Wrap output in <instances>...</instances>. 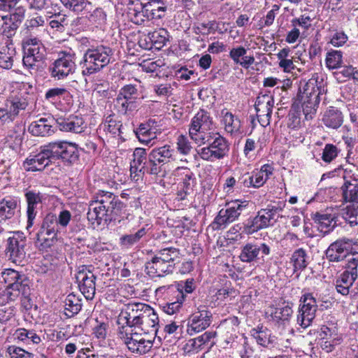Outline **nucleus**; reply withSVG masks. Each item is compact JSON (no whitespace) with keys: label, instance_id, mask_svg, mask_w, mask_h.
I'll return each instance as SVG.
<instances>
[{"label":"nucleus","instance_id":"f257e3e1","mask_svg":"<svg viewBox=\"0 0 358 358\" xmlns=\"http://www.w3.org/2000/svg\"><path fill=\"white\" fill-rule=\"evenodd\" d=\"M78 156L76 144L57 141L40 146L36 153L24 161L22 166L27 171H41L58 159L72 164L78 159Z\"/></svg>","mask_w":358,"mask_h":358},{"label":"nucleus","instance_id":"f03ea898","mask_svg":"<svg viewBox=\"0 0 358 358\" xmlns=\"http://www.w3.org/2000/svg\"><path fill=\"white\" fill-rule=\"evenodd\" d=\"M127 205L110 192L99 190L91 201L87 213V219L99 224L102 220L107 221L115 219L125 211Z\"/></svg>","mask_w":358,"mask_h":358},{"label":"nucleus","instance_id":"7ed1b4c3","mask_svg":"<svg viewBox=\"0 0 358 358\" xmlns=\"http://www.w3.org/2000/svg\"><path fill=\"white\" fill-rule=\"evenodd\" d=\"M113 55V49L107 45L92 46L87 49L79 62L81 74L90 76L101 71L110 63Z\"/></svg>","mask_w":358,"mask_h":358},{"label":"nucleus","instance_id":"20e7f679","mask_svg":"<svg viewBox=\"0 0 358 358\" xmlns=\"http://www.w3.org/2000/svg\"><path fill=\"white\" fill-rule=\"evenodd\" d=\"M1 278L7 284L3 294L7 301H15L20 295L27 296L31 294V281L22 272L12 268L5 269L1 273Z\"/></svg>","mask_w":358,"mask_h":358},{"label":"nucleus","instance_id":"39448f33","mask_svg":"<svg viewBox=\"0 0 358 358\" xmlns=\"http://www.w3.org/2000/svg\"><path fill=\"white\" fill-rule=\"evenodd\" d=\"M206 143L208 144L206 147L201 148L197 151L202 159L213 162L228 156L229 144L227 139L218 132L211 133L203 142H199L197 144L204 145Z\"/></svg>","mask_w":358,"mask_h":358},{"label":"nucleus","instance_id":"423d86ee","mask_svg":"<svg viewBox=\"0 0 358 358\" xmlns=\"http://www.w3.org/2000/svg\"><path fill=\"white\" fill-rule=\"evenodd\" d=\"M320 91L316 81L310 80L300 90L297 100L301 103L306 120H312L320 103Z\"/></svg>","mask_w":358,"mask_h":358},{"label":"nucleus","instance_id":"0eeeda50","mask_svg":"<svg viewBox=\"0 0 358 358\" xmlns=\"http://www.w3.org/2000/svg\"><path fill=\"white\" fill-rule=\"evenodd\" d=\"M213 121L210 114L200 110L192 119L189 129L190 138L196 143L203 142L208 135L215 132L213 129Z\"/></svg>","mask_w":358,"mask_h":358},{"label":"nucleus","instance_id":"6e6552de","mask_svg":"<svg viewBox=\"0 0 358 358\" xmlns=\"http://www.w3.org/2000/svg\"><path fill=\"white\" fill-rule=\"evenodd\" d=\"M141 89L140 84H128L120 88L115 99V106L120 112L126 114L136 108V100L143 98Z\"/></svg>","mask_w":358,"mask_h":358},{"label":"nucleus","instance_id":"1a4fd4ad","mask_svg":"<svg viewBox=\"0 0 358 358\" xmlns=\"http://www.w3.org/2000/svg\"><path fill=\"white\" fill-rule=\"evenodd\" d=\"M76 69V54L71 50L59 52L58 58L48 68L51 77L57 80L66 78Z\"/></svg>","mask_w":358,"mask_h":358},{"label":"nucleus","instance_id":"9d476101","mask_svg":"<svg viewBox=\"0 0 358 358\" xmlns=\"http://www.w3.org/2000/svg\"><path fill=\"white\" fill-rule=\"evenodd\" d=\"M26 237L22 232H13V235L7 239L5 249V255L8 261L16 265L24 266L26 262Z\"/></svg>","mask_w":358,"mask_h":358},{"label":"nucleus","instance_id":"9b49d317","mask_svg":"<svg viewBox=\"0 0 358 358\" xmlns=\"http://www.w3.org/2000/svg\"><path fill=\"white\" fill-rule=\"evenodd\" d=\"M150 154V175H158L162 171V165L174 161L176 151L169 145L152 149Z\"/></svg>","mask_w":358,"mask_h":358},{"label":"nucleus","instance_id":"f8f14e48","mask_svg":"<svg viewBox=\"0 0 358 358\" xmlns=\"http://www.w3.org/2000/svg\"><path fill=\"white\" fill-rule=\"evenodd\" d=\"M147 306L148 304L143 303H129L124 305L117 316L118 328L124 327L136 329V325L144 312L143 310Z\"/></svg>","mask_w":358,"mask_h":358},{"label":"nucleus","instance_id":"ddd939ff","mask_svg":"<svg viewBox=\"0 0 358 358\" xmlns=\"http://www.w3.org/2000/svg\"><path fill=\"white\" fill-rule=\"evenodd\" d=\"M248 203L245 201H232L226 205L225 209H221L213 222L214 228L218 229L222 225L229 224L237 220L242 212L247 208Z\"/></svg>","mask_w":358,"mask_h":358},{"label":"nucleus","instance_id":"4468645a","mask_svg":"<svg viewBox=\"0 0 358 358\" xmlns=\"http://www.w3.org/2000/svg\"><path fill=\"white\" fill-rule=\"evenodd\" d=\"M297 324L303 329L311 325L317 310L316 299L310 293L304 294L300 299Z\"/></svg>","mask_w":358,"mask_h":358},{"label":"nucleus","instance_id":"2eb2a0df","mask_svg":"<svg viewBox=\"0 0 358 358\" xmlns=\"http://www.w3.org/2000/svg\"><path fill=\"white\" fill-rule=\"evenodd\" d=\"M76 281L82 294L87 299H92L96 291V275L90 266H83L76 274Z\"/></svg>","mask_w":358,"mask_h":358},{"label":"nucleus","instance_id":"dca6fc26","mask_svg":"<svg viewBox=\"0 0 358 358\" xmlns=\"http://www.w3.org/2000/svg\"><path fill=\"white\" fill-rule=\"evenodd\" d=\"M212 313L205 306H199L197 311L193 313L188 320L187 331L199 333L208 328L211 323Z\"/></svg>","mask_w":358,"mask_h":358},{"label":"nucleus","instance_id":"f3484780","mask_svg":"<svg viewBox=\"0 0 358 358\" xmlns=\"http://www.w3.org/2000/svg\"><path fill=\"white\" fill-rule=\"evenodd\" d=\"M274 106L273 97L268 94L259 95L255 103L258 121L262 127L270 124L273 108Z\"/></svg>","mask_w":358,"mask_h":358},{"label":"nucleus","instance_id":"a211bd4d","mask_svg":"<svg viewBox=\"0 0 358 358\" xmlns=\"http://www.w3.org/2000/svg\"><path fill=\"white\" fill-rule=\"evenodd\" d=\"M352 241L342 238L332 243L326 250V256L329 262H339L345 259L352 245Z\"/></svg>","mask_w":358,"mask_h":358},{"label":"nucleus","instance_id":"6ab92c4d","mask_svg":"<svg viewBox=\"0 0 358 358\" xmlns=\"http://www.w3.org/2000/svg\"><path fill=\"white\" fill-rule=\"evenodd\" d=\"M273 169L269 164H264L260 170L253 171L252 174H244L242 178V183L246 187L259 188L264 185L269 177L273 174Z\"/></svg>","mask_w":358,"mask_h":358},{"label":"nucleus","instance_id":"aec40b11","mask_svg":"<svg viewBox=\"0 0 358 358\" xmlns=\"http://www.w3.org/2000/svg\"><path fill=\"white\" fill-rule=\"evenodd\" d=\"M260 252L262 255H269L271 248L265 243H262L259 245L249 243L242 248L239 258L243 262L250 263L257 259Z\"/></svg>","mask_w":358,"mask_h":358},{"label":"nucleus","instance_id":"412c9836","mask_svg":"<svg viewBox=\"0 0 358 358\" xmlns=\"http://www.w3.org/2000/svg\"><path fill=\"white\" fill-rule=\"evenodd\" d=\"M27 202V229L29 230L34 224V220L37 215V206L41 204L43 196L40 192L33 190L27 191L24 194Z\"/></svg>","mask_w":358,"mask_h":358},{"label":"nucleus","instance_id":"4be33fe9","mask_svg":"<svg viewBox=\"0 0 358 358\" xmlns=\"http://www.w3.org/2000/svg\"><path fill=\"white\" fill-rule=\"evenodd\" d=\"M166 260H161L155 256L145 264V271L146 273L152 277H163L165 275L171 273L174 266L165 262Z\"/></svg>","mask_w":358,"mask_h":358},{"label":"nucleus","instance_id":"5701e85b","mask_svg":"<svg viewBox=\"0 0 358 358\" xmlns=\"http://www.w3.org/2000/svg\"><path fill=\"white\" fill-rule=\"evenodd\" d=\"M318 229L324 234L329 233L337 226L338 216L335 213L327 211L316 212L312 216Z\"/></svg>","mask_w":358,"mask_h":358},{"label":"nucleus","instance_id":"b1692460","mask_svg":"<svg viewBox=\"0 0 358 358\" xmlns=\"http://www.w3.org/2000/svg\"><path fill=\"white\" fill-rule=\"evenodd\" d=\"M15 55L16 50L13 40H0V66L10 69Z\"/></svg>","mask_w":358,"mask_h":358},{"label":"nucleus","instance_id":"393cba45","mask_svg":"<svg viewBox=\"0 0 358 358\" xmlns=\"http://www.w3.org/2000/svg\"><path fill=\"white\" fill-rule=\"evenodd\" d=\"M28 106L27 96L19 94L6 100V122H12L19 114L20 110H24Z\"/></svg>","mask_w":358,"mask_h":358},{"label":"nucleus","instance_id":"a878e982","mask_svg":"<svg viewBox=\"0 0 358 358\" xmlns=\"http://www.w3.org/2000/svg\"><path fill=\"white\" fill-rule=\"evenodd\" d=\"M143 313L136 325V329H141L145 333H150V331H157V326L159 322V319L155 310L148 305L143 310Z\"/></svg>","mask_w":358,"mask_h":358},{"label":"nucleus","instance_id":"bb28decb","mask_svg":"<svg viewBox=\"0 0 358 358\" xmlns=\"http://www.w3.org/2000/svg\"><path fill=\"white\" fill-rule=\"evenodd\" d=\"M267 219L266 215L262 213L261 210H259L256 216L248 218L243 223V233L251 235L262 229L268 227L271 223H269Z\"/></svg>","mask_w":358,"mask_h":358},{"label":"nucleus","instance_id":"cd10ccee","mask_svg":"<svg viewBox=\"0 0 358 358\" xmlns=\"http://www.w3.org/2000/svg\"><path fill=\"white\" fill-rule=\"evenodd\" d=\"M54 122L52 117H41L32 122L28 127V131L36 136H50L54 133L52 129Z\"/></svg>","mask_w":358,"mask_h":358},{"label":"nucleus","instance_id":"c85d7f7f","mask_svg":"<svg viewBox=\"0 0 358 358\" xmlns=\"http://www.w3.org/2000/svg\"><path fill=\"white\" fill-rule=\"evenodd\" d=\"M169 3L166 0H150L144 4L147 20L160 19L165 15Z\"/></svg>","mask_w":358,"mask_h":358},{"label":"nucleus","instance_id":"c756f323","mask_svg":"<svg viewBox=\"0 0 358 358\" xmlns=\"http://www.w3.org/2000/svg\"><path fill=\"white\" fill-rule=\"evenodd\" d=\"M150 154L147 157L146 150L144 148H137L133 153V160L131 162L130 168L134 171L146 172L150 174Z\"/></svg>","mask_w":358,"mask_h":358},{"label":"nucleus","instance_id":"7c9ffc66","mask_svg":"<svg viewBox=\"0 0 358 358\" xmlns=\"http://www.w3.org/2000/svg\"><path fill=\"white\" fill-rule=\"evenodd\" d=\"M56 122L59 129L64 131L81 133L84 129V121L81 117L78 116H70L68 118H58Z\"/></svg>","mask_w":358,"mask_h":358},{"label":"nucleus","instance_id":"2f4dec72","mask_svg":"<svg viewBox=\"0 0 358 358\" xmlns=\"http://www.w3.org/2000/svg\"><path fill=\"white\" fill-rule=\"evenodd\" d=\"M153 124L154 122L150 120L141 123L136 129L135 134L140 142L148 145L157 138V129L153 127Z\"/></svg>","mask_w":358,"mask_h":358},{"label":"nucleus","instance_id":"473e14b6","mask_svg":"<svg viewBox=\"0 0 358 358\" xmlns=\"http://www.w3.org/2000/svg\"><path fill=\"white\" fill-rule=\"evenodd\" d=\"M221 122L224 126V129L231 134L240 131L241 122L240 119L224 108L221 110Z\"/></svg>","mask_w":358,"mask_h":358},{"label":"nucleus","instance_id":"72a5a7b5","mask_svg":"<svg viewBox=\"0 0 358 358\" xmlns=\"http://www.w3.org/2000/svg\"><path fill=\"white\" fill-rule=\"evenodd\" d=\"M357 278L355 273H348L344 271L336 281V291L343 296H347Z\"/></svg>","mask_w":358,"mask_h":358},{"label":"nucleus","instance_id":"f704fd0d","mask_svg":"<svg viewBox=\"0 0 358 358\" xmlns=\"http://www.w3.org/2000/svg\"><path fill=\"white\" fill-rule=\"evenodd\" d=\"M322 122L327 127L338 129L343 124V116L340 110L334 108H331L324 113Z\"/></svg>","mask_w":358,"mask_h":358},{"label":"nucleus","instance_id":"c9c22d12","mask_svg":"<svg viewBox=\"0 0 358 358\" xmlns=\"http://www.w3.org/2000/svg\"><path fill=\"white\" fill-rule=\"evenodd\" d=\"M17 206V201L13 199H4L0 202V224L15 215Z\"/></svg>","mask_w":358,"mask_h":358},{"label":"nucleus","instance_id":"e433bc0d","mask_svg":"<svg viewBox=\"0 0 358 358\" xmlns=\"http://www.w3.org/2000/svg\"><path fill=\"white\" fill-rule=\"evenodd\" d=\"M13 338L18 342H22L26 344H38L41 339L34 330H27L26 329H18L13 334Z\"/></svg>","mask_w":358,"mask_h":358},{"label":"nucleus","instance_id":"4c0bfd02","mask_svg":"<svg viewBox=\"0 0 358 358\" xmlns=\"http://www.w3.org/2000/svg\"><path fill=\"white\" fill-rule=\"evenodd\" d=\"M285 201H272L266 208L261 209L262 213L266 215L269 223L272 221L276 222L279 217V213L285 207Z\"/></svg>","mask_w":358,"mask_h":358},{"label":"nucleus","instance_id":"58836bf2","mask_svg":"<svg viewBox=\"0 0 358 358\" xmlns=\"http://www.w3.org/2000/svg\"><path fill=\"white\" fill-rule=\"evenodd\" d=\"M169 33L166 29H159L148 33L146 40H149L156 49H161L169 41Z\"/></svg>","mask_w":358,"mask_h":358},{"label":"nucleus","instance_id":"ea45409f","mask_svg":"<svg viewBox=\"0 0 358 358\" xmlns=\"http://www.w3.org/2000/svg\"><path fill=\"white\" fill-rule=\"evenodd\" d=\"M80 300L73 294H69L64 301L65 315L71 317L81 309Z\"/></svg>","mask_w":358,"mask_h":358},{"label":"nucleus","instance_id":"a19ab883","mask_svg":"<svg viewBox=\"0 0 358 358\" xmlns=\"http://www.w3.org/2000/svg\"><path fill=\"white\" fill-rule=\"evenodd\" d=\"M307 254L305 250L299 248L295 250L291 257V262L294 266V271H302L306 268L308 265L307 262Z\"/></svg>","mask_w":358,"mask_h":358},{"label":"nucleus","instance_id":"79ce46f5","mask_svg":"<svg viewBox=\"0 0 358 358\" xmlns=\"http://www.w3.org/2000/svg\"><path fill=\"white\" fill-rule=\"evenodd\" d=\"M58 222L56 215L52 213H48L43 218L41 224L40 229L45 233H49L52 236H57L58 231Z\"/></svg>","mask_w":358,"mask_h":358},{"label":"nucleus","instance_id":"37998d69","mask_svg":"<svg viewBox=\"0 0 358 358\" xmlns=\"http://www.w3.org/2000/svg\"><path fill=\"white\" fill-rule=\"evenodd\" d=\"M180 250L173 247L165 248L159 250L155 255L161 260H166L165 262L174 266V261L179 257Z\"/></svg>","mask_w":358,"mask_h":358},{"label":"nucleus","instance_id":"c03bdc74","mask_svg":"<svg viewBox=\"0 0 358 358\" xmlns=\"http://www.w3.org/2000/svg\"><path fill=\"white\" fill-rule=\"evenodd\" d=\"M10 14L6 15H2L1 20H6L8 22L13 23L18 27H20L22 21L25 17L26 9L23 6H15L14 8L9 11Z\"/></svg>","mask_w":358,"mask_h":358},{"label":"nucleus","instance_id":"a18cd8bd","mask_svg":"<svg viewBox=\"0 0 358 358\" xmlns=\"http://www.w3.org/2000/svg\"><path fill=\"white\" fill-rule=\"evenodd\" d=\"M136 329L134 327H124L118 328V336L124 343L128 347L130 342H134L133 339L139 341V339H145L142 338L141 334L137 331H134Z\"/></svg>","mask_w":358,"mask_h":358},{"label":"nucleus","instance_id":"49530a36","mask_svg":"<svg viewBox=\"0 0 358 358\" xmlns=\"http://www.w3.org/2000/svg\"><path fill=\"white\" fill-rule=\"evenodd\" d=\"M50 18L49 22L50 27L59 32H63L65 28L69 25V19L65 14L57 13L53 14Z\"/></svg>","mask_w":358,"mask_h":358},{"label":"nucleus","instance_id":"de8ad7c7","mask_svg":"<svg viewBox=\"0 0 358 358\" xmlns=\"http://www.w3.org/2000/svg\"><path fill=\"white\" fill-rule=\"evenodd\" d=\"M350 203L351 204L343 209V217L350 225H357L358 224V201Z\"/></svg>","mask_w":358,"mask_h":358},{"label":"nucleus","instance_id":"09e8293b","mask_svg":"<svg viewBox=\"0 0 358 358\" xmlns=\"http://www.w3.org/2000/svg\"><path fill=\"white\" fill-rule=\"evenodd\" d=\"M134 343L130 342L128 345V349L134 353L139 355H144L147 353L152 346V343L150 341L146 339H139L136 341L133 339Z\"/></svg>","mask_w":358,"mask_h":358},{"label":"nucleus","instance_id":"8fccbe9b","mask_svg":"<svg viewBox=\"0 0 358 358\" xmlns=\"http://www.w3.org/2000/svg\"><path fill=\"white\" fill-rule=\"evenodd\" d=\"M358 71H355L352 66H343L341 70H338L334 73L335 78L339 83L345 82L347 80L352 78L354 80H358Z\"/></svg>","mask_w":358,"mask_h":358},{"label":"nucleus","instance_id":"3c124183","mask_svg":"<svg viewBox=\"0 0 358 358\" xmlns=\"http://www.w3.org/2000/svg\"><path fill=\"white\" fill-rule=\"evenodd\" d=\"M320 336L322 339H331L333 342L341 341V338L338 335L337 326L334 323L329 325H322L321 327Z\"/></svg>","mask_w":358,"mask_h":358},{"label":"nucleus","instance_id":"603ef678","mask_svg":"<svg viewBox=\"0 0 358 358\" xmlns=\"http://www.w3.org/2000/svg\"><path fill=\"white\" fill-rule=\"evenodd\" d=\"M343 198L346 202H358V183L343 185Z\"/></svg>","mask_w":358,"mask_h":358},{"label":"nucleus","instance_id":"864d4df0","mask_svg":"<svg viewBox=\"0 0 358 358\" xmlns=\"http://www.w3.org/2000/svg\"><path fill=\"white\" fill-rule=\"evenodd\" d=\"M177 294L176 296V301L167 303L164 306V311L169 314V315H173L178 312L180 308H181V306L185 301V299L186 297V294L180 291H176Z\"/></svg>","mask_w":358,"mask_h":358},{"label":"nucleus","instance_id":"5fc2aeb1","mask_svg":"<svg viewBox=\"0 0 358 358\" xmlns=\"http://www.w3.org/2000/svg\"><path fill=\"white\" fill-rule=\"evenodd\" d=\"M293 313L292 307L289 305H285L283 307L275 308L271 312V317L277 322L282 321L287 322L291 318Z\"/></svg>","mask_w":358,"mask_h":358},{"label":"nucleus","instance_id":"6e6d98bb","mask_svg":"<svg viewBox=\"0 0 358 358\" xmlns=\"http://www.w3.org/2000/svg\"><path fill=\"white\" fill-rule=\"evenodd\" d=\"M342 52L338 50H332L327 52L326 56V64L329 69H336L341 67Z\"/></svg>","mask_w":358,"mask_h":358},{"label":"nucleus","instance_id":"4d7b16f0","mask_svg":"<svg viewBox=\"0 0 358 358\" xmlns=\"http://www.w3.org/2000/svg\"><path fill=\"white\" fill-rule=\"evenodd\" d=\"M145 234V228H142L134 234L124 235L120 239V244L121 245L129 248L138 243Z\"/></svg>","mask_w":358,"mask_h":358},{"label":"nucleus","instance_id":"13d9d810","mask_svg":"<svg viewBox=\"0 0 358 358\" xmlns=\"http://www.w3.org/2000/svg\"><path fill=\"white\" fill-rule=\"evenodd\" d=\"M57 236H52L47 232L43 231L42 229H39L36 234V243L39 245L43 248H50L53 245Z\"/></svg>","mask_w":358,"mask_h":358},{"label":"nucleus","instance_id":"bf43d9fd","mask_svg":"<svg viewBox=\"0 0 358 358\" xmlns=\"http://www.w3.org/2000/svg\"><path fill=\"white\" fill-rule=\"evenodd\" d=\"M184 178L182 181L179 184L178 188L185 190L186 192H193V187L195 185V178L193 177L194 174L188 169H184Z\"/></svg>","mask_w":358,"mask_h":358},{"label":"nucleus","instance_id":"052dcab7","mask_svg":"<svg viewBox=\"0 0 358 358\" xmlns=\"http://www.w3.org/2000/svg\"><path fill=\"white\" fill-rule=\"evenodd\" d=\"M2 20L3 21V23L0 28V32L1 35L0 40H13L12 38L16 34L17 30L19 27L13 23L8 22V20Z\"/></svg>","mask_w":358,"mask_h":358},{"label":"nucleus","instance_id":"680f3d73","mask_svg":"<svg viewBox=\"0 0 358 358\" xmlns=\"http://www.w3.org/2000/svg\"><path fill=\"white\" fill-rule=\"evenodd\" d=\"M122 124L120 122L110 119L106 120L101 127L100 129H103L106 134H110L112 136H120Z\"/></svg>","mask_w":358,"mask_h":358},{"label":"nucleus","instance_id":"e2e57ef3","mask_svg":"<svg viewBox=\"0 0 358 358\" xmlns=\"http://www.w3.org/2000/svg\"><path fill=\"white\" fill-rule=\"evenodd\" d=\"M7 352L10 358H33L34 355L30 353L22 348L16 345H10L7 349Z\"/></svg>","mask_w":358,"mask_h":358},{"label":"nucleus","instance_id":"0e129e2a","mask_svg":"<svg viewBox=\"0 0 358 358\" xmlns=\"http://www.w3.org/2000/svg\"><path fill=\"white\" fill-rule=\"evenodd\" d=\"M68 94V91L64 87H54L49 89L45 94V98L50 101H55Z\"/></svg>","mask_w":358,"mask_h":358},{"label":"nucleus","instance_id":"69168bd1","mask_svg":"<svg viewBox=\"0 0 358 358\" xmlns=\"http://www.w3.org/2000/svg\"><path fill=\"white\" fill-rule=\"evenodd\" d=\"M60 1L66 8L75 12L82 11L87 3V0H60Z\"/></svg>","mask_w":358,"mask_h":358},{"label":"nucleus","instance_id":"338daca9","mask_svg":"<svg viewBox=\"0 0 358 358\" xmlns=\"http://www.w3.org/2000/svg\"><path fill=\"white\" fill-rule=\"evenodd\" d=\"M338 155V149L333 144H327L323 150L322 159L325 162H331Z\"/></svg>","mask_w":358,"mask_h":358},{"label":"nucleus","instance_id":"774afa93","mask_svg":"<svg viewBox=\"0 0 358 358\" xmlns=\"http://www.w3.org/2000/svg\"><path fill=\"white\" fill-rule=\"evenodd\" d=\"M347 259V264L345 266L346 271L348 273H355L356 278L358 277L357 268H358V253L348 255L345 258Z\"/></svg>","mask_w":358,"mask_h":358}]
</instances>
